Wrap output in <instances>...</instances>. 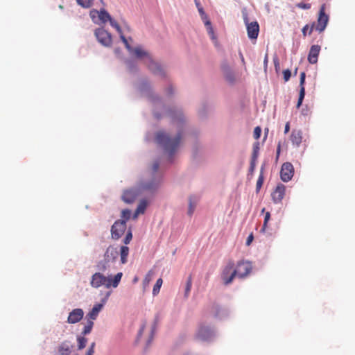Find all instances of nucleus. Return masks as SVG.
<instances>
[{
	"label": "nucleus",
	"instance_id": "nucleus-13",
	"mask_svg": "<svg viewBox=\"0 0 355 355\" xmlns=\"http://www.w3.org/2000/svg\"><path fill=\"white\" fill-rule=\"evenodd\" d=\"M286 193V187L283 184H279L271 193L272 201L275 203H279L284 198Z\"/></svg>",
	"mask_w": 355,
	"mask_h": 355
},
{
	"label": "nucleus",
	"instance_id": "nucleus-3",
	"mask_svg": "<svg viewBox=\"0 0 355 355\" xmlns=\"http://www.w3.org/2000/svg\"><path fill=\"white\" fill-rule=\"evenodd\" d=\"M155 188V186L151 183L146 184H141L139 189H131L126 190L123 192L122 196L123 200L126 203L133 202L139 196V190H152Z\"/></svg>",
	"mask_w": 355,
	"mask_h": 355
},
{
	"label": "nucleus",
	"instance_id": "nucleus-8",
	"mask_svg": "<svg viewBox=\"0 0 355 355\" xmlns=\"http://www.w3.org/2000/svg\"><path fill=\"white\" fill-rule=\"evenodd\" d=\"M89 15L92 21L97 24H105L108 19H110V15L105 9H101L99 11L91 10Z\"/></svg>",
	"mask_w": 355,
	"mask_h": 355
},
{
	"label": "nucleus",
	"instance_id": "nucleus-30",
	"mask_svg": "<svg viewBox=\"0 0 355 355\" xmlns=\"http://www.w3.org/2000/svg\"><path fill=\"white\" fill-rule=\"evenodd\" d=\"M93 325H94L93 321H92L90 320H87V324L85 326L83 331L82 332L83 334H84V335L89 334L92 329Z\"/></svg>",
	"mask_w": 355,
	"mask_h": 355
},
{
	"label": "nucleus",
	"instance_id": "nucleus-22",
	"mask_svg": "<svg viewBox=\"0 0 355 355\" xmlns=\"http://www.w3.org/2000/svg\"><path fill=\"white\" fill-rule=\"evenodd\" d=\"M200 15L201 19L203 21L206 28H207L208 34L210 35V37H211V38L212 40H215L216 37H215V35H214V29H213V28L211 26V21H209V19L208 18V16L205 12V11H202V14H200Z\"/></svg>",
	"mask_w": 355,
	"mask_h": 355
},
{
	"label": "nucleus",
	"instance_id": "nucleus-28",
	"mask_svg": "<svg viewBox=\"0 0 355 355\" xmlns=\"http://www.w3.org/2000/svg\"><path fill=\"white\" fill-rule=\"evenodd\" d=\"M315 22H313L311 25L306 24L305 25L302 30V35L304 37H306V35H311L314 30Z\"/></svg>",
	"mask_w": 355,
	"mask_h": 355
},
{
	"label": "nucleus",
	"instance_id": "nucleus-33",
	"mask_svg": "<svg viewBox=\"0 0 355 355\" xmlns=\"http://www.w3.org/2000/svg\"><path fill=\"white\" fill-rule=\"evenodd\" d=\"M77 3L83 8H88L92 5L93 0H76Z\"/></svg>",
	"mask_w": 355,
	"mask_h": 355
},
{
	"label": "nucleus",
	"instance_id": "nucleus-43",
	"mask_svg": "<svg viewBox=\"0 0 355 355\" xmlns=\"http://www.w3.org/2000/svg\"><path fill=\"white\" fill-rule=\"evenodd\" d=\"M296 6L301 9L308 10L311 8V4L310 3H306L303 2L298 3Z\"/></svg>",
	"mask_w": 355,
	"mask_h": 355
},
{
	"label": "nucleus",
	"instance_id": "nucleus-17",
	"mask_svg": "<svg viewBox=\"0 0 355 355\" xmlns=\"http://www.w3.org/2000/svg\"><path fill=\"white\" fill-rule=\"evenodd\" d=\"M74 348V345L70 340H64L58 346L59 355H70Z\"/></svg>",
	"mask_w": 355,
	"mask_h": 355
},
{
	"label": "nucleus",
	"instance_id": "nucleus-58",
	"mask_svg": "<svg viewBox=\"0 0 355 355\" xmlns=\"http://www.w3.org/2000/svg\"><path fill=\"white\" fill-rule=\"evenodd\" d=\"M274 62H275V67H277V65H279V61H278V59H277V58H275V59L274 60Z\"/></svg>",
	"mask_w": 355,
	"mask_h": 355
},
{
	"label": "nucleus",
	"instance_id": "nucleus-19",
	"mask_svg": "<svg viewBox=\"0 0 355 355\" xmlns=\"http://www.w3.org/2000/svg\"><path fill=\"white\" fill-rule=\"evenodd\" d=\"M305 78H306V73L304 71H303L300 73V89L298 101L297 103V108H299L302 105V101H303L304 96H305V87H304Z\"/></svg>",
	"mask_w": 355,
	"mask_h": 355
},
{
	"label": "nucleus",
	"instance_id": "nucleus-18",
	"mask_svg": "<svg viewBox=\"0 0 355 355\" xmlns=\"http://www.w3.org/2000/svg\"><path fill=\"white\" fill-rule=\"evenodd\" d=\"M84 316V311L82 309H75L71 311L67 318V322L75 324L80 321Z\"/></svg>",
	"mask_w": 355,
	"mask_h": 355
},
{
	"label": "nucleus",
	"instance_id": "nucleus-45",
	"mask_svg": "<svg viewBox=\"0 0 355 355\" xmlns=\"http://www.w3.org/2000/svg\"><path fill=\"white\" fill-rule=\"evenodd\" d=\"M283 75H284V79L285 82H287L289 80V79L291 78V72L289 69H286V70H284Z\"/></svg>",
	"mask_w": 355,
	"mask_h": 355
},
{
	"label": "nucleus",
	"instance_id": "nucleus-11",
	"mask_svg": "<svg viewBox=\"0 0 355 355\" xmlns=\"http://www.w3.org/2000/svg\"><path fill=\"white\" fill-rule=\"evenodd\" d=\"M245 24H246V28H247V33L248 36L251 40H256L258 37L259 33V26L257 21H252L249 23L248 21V18L245 17L244 19Z\"/></svg>",
	"mask_w": 355,
	"mask_h": 355
},
{
	"label": "nucleus",
	"instance_id": "nucleus-56",
	"mask_svg": "<svg viewBox=\"0 0 355 355\" xmlns=\"http://www.w3.org/2000/svg\"><path fill=\"white\" fill-rule=\"evenodd\" d=\"M94 352L92 350H87L86 355H94Z\"/></svg>",
	"mask_w": 355,
	"mask_h": 355
},
{
	"label": "nucleus",
	"instance_id": "nucleus-55",
	"mask_svg": "<svg viewBox=\"0 0 355 355\" xmlns=\"http://www.w3.org/2000/svg\"><path fill=\"white\" fill-rule=\"evenodd\" d=\"M280 148H281L280 144H279L278 146H277V157L279 156V155L280 153Z\"/></svg>",
	"mask_w": 355,
	"mask_h": 355
},
{
	"label": "nucleus",
	"instance_id": "nucleus-57",
	"mask_svg": "<svg viewBox=\"0 0 355 355\" xmlns=\"http://www.w3.org/2000/svg\"><path fill=\"white\" fill-rule=\"evenodd\" d=\"M154 329L155 327L152 329L151 331V335H150V340H148V343H150L151 341V340L153 339V334H154Z\"/></svg>",
	"mask_w": 355,
	"mask_h": 355
},
{
	"label": "nucleus",
	"instance_id": "nucleus-12",
	"mask_svg": "<svg viewBox=\"0 0 355 355\" xmlns=\"http://www.w3.org/2000/svg\"><path fill=\"white\" fill-rule=\"evenodd\" d=\"M105 273L102 272H95L92 276L90 282V284L92 287L98 288L101 286H105Z\"/></svg>",
	"mask_w": 355,
	"mask_h": 355
},
{
	"label": "nucleus",
	"instance_id": "nucleus-62",
	"mask_svg": "<svg viewBox=\"0 0 355 355\" xmlns=\"http://www.w3.org/2000/svg\"><path fill=\"white\" fill-rule=\"evenodd\" d=\"M241 58H242V60L243 61L244 58L243 57L242 54H241Z\"/></svg>",
	"mask_w": 355,
	"mask_h": 355
},
{
	"label": "nucleus",
	"instance_id": "nucleus-26",
	"mask_svg": "<svg viewBox=\"0 0 355 355\" xmlns=\"http://www.w3.org/2000/svg\"><path fill=\"white\" fill-rule=\"evenodd\" d=\"M121 262L122 264H125L127 262V257L129 254V248L127 246H122L121 248Z\"/></svg>",
	"mask_w": 355,
	"mask_h": 355
},
{
	"label": "nucleus",
	"instance_id": "nucleus-48",
	"mask_svg": "<svg viewBox=\"0 0 355 355\" xmlns=\"http://www.w3.org/2000/svg\"><path fill=\"white\" fill-rule=\"evenodd\" d=\"M253 239H254L253 234H250L247 239L246 245H250L251 244L252 241H253Z\"/></svg>",
	"mask_w": 355,
	"mask_h": 355
},
{
	"label": "nucleus",
	"instance_id": "nucleus-32",
	"mask_svg": "<svg viewBox=\"0 0 355 355\" xmlns=\"http://www.w3.org/2000/svg\"><path fill=\"white\" fill-rule=\"evenodd\" d=\"M77 341L78 349H83L86 346L87 339L83 336H78L77 338Z\"/></svg>",
	"mask_w": 355,
	"mask_h": 355
},
{
	"label": "nucleus",
	"instance_id": "nucleus-44",
	"mask_svg": "<svg viewBox=\"0 0 355 355\" xmlns=\"http://www.w3.org/2000/svg\"><path fill=\"white\" fill-rule=\"evenodd\" d=\"M132 232H131V230H129L127 232L126 236L124 239V241H123L124 243L126 245L128 244L130 242V241L132 240Z\"/></svg>",
	"mask_w": 355,
	"mask_h": 355
},
{
	"label": "nucleus",
	"instance_id": "nucleus-60",
	"mask_svg": "<svg viewBox=\"0 0 355 355\" xmlns=\"http://www.w3.org/2000/svg\"><path fill=\"white\" fill-rule=\"evenodd\" d=\"M59 8H60V9H63V6L60 5V6H59Z\"/></svg>",
	"mask_w": 355,
	"mask_h": 355
},
{
	"label": "nucleus",
	"instance_id": "nucleus-20",
	"mask_svg": "<svg viewBox=\"0 0 355 355\" xmlns=\"http://www.w3.org/2000/svg\"><path fill=\"white\" fill-rule=\"evenodd\" d=\"M320 51V46L313 45L311 46L309 55L308 61L311 64H315L318 62V58Z\"/></svg>",
	"mask_w": 355,
	"mask_h": 355
},
{
	"label": "nucleus",
	"instance_id": "nucleus-29",
	"mask_svg": "<svg viewBox=\"0 0 355 355\" xmlns=\"http://www.w3.org/2000/svg\"><path fill=\"white\" fill-rule=\"evenodd\" d=\"M162 283H163V280L162 278H159L155 284L153 286V295H156L159 293V290H160V288L162 285Z\"/></svg>",
	"mask_w": 355,
	"mask_h": 355
},
{
	"label": "nucleus",
	"instance_id": "nucleus-54",
	"mask_svg": "<svg viewBox=\"0 0 355 355\" xmlns=\"http://www.w3.org/2000/svg\"><path fill=\"white\" fill-rule=\"evenodd\" d=\"M268 132H269V130L268 128L264 129V139H266L267 138Z\"/></svg>",
	"mask_w": 355,
	"mask_h": 355
},
{
	"label": "nucleus",
	"instance_id": "nucleus-2",
	"mask_svg": "<svg viewBox=\"0 0 355 355\" xmlns=\"http://www.w3.org/2000/svg\"><path fill=\"white\" fill-rule=\"evenodd\" d=\"M131 53H133L138 58H146V64L148 65V67L153 73L161 76L164 75V72L161 66L158 63L155 62L148 55V53L143 50L141 47H136L135 49H132Z\"/></svg>",
	"mask_w": 355,
	"mask_h": 355
},
{
	"label": "nucleus",
	"instance_id": "nucleus-5",
	"mask_svg": "<svg viewBox=\"0 0 355 355\" xmlns=\"http://www.w3.org/2000/svg\"><path fill=\"white\" fill-rule=\"evenodd\" d=\"M252 270L251 262L248 261L241 260L238 261L234 272L236 277L243 279L248 276Z\"/></svg>",
	"mask_w": 355,
	"mask_h": 355
},
{
	"label": "nucleus",
	"instance_id": "nucleus-41",
	"mask_svg": "<svg viewBox=\"0 0 355 355\" xmlns=\"http://www.w3.org/2000/svg\"><path fill=\"white\" fill-rule=\"evenodd\" d=\"M257 160V159H254L251 158L250 166L249 168V173L251 175H252L254 171Z\"/></svg>",
	"mask_w": 355,
	"mask_h": 355
},
{
	"label": "nucleus",
	"instance_id": "nucleus-34",
	"mask_svg": "<svg viewBox=\"0 0 355 355\" xmlns=\"http://www.w3.org/2000/svg\"><path fill=\"white\" fill-rule=\"evenodd\" d=\"M191 286H192V278H191V276L190 275L188 277L187 283H186L185 293H184V295L186 297H187L189 295V293L191 289Z\"/></svg>",
	"mask_w": 355,
	"mask_h": 355
},
{
	"label": "nucleus",
	"instance_id": "nucleus-23",
	"mask_svg": "<svg viewBox=\"0 0 355 355\" xmlns=\"http://www.w3.org/2000/svg\"><path fill=\"white\" fill-rule=\"evenodd\" d=\"M302 132L300 130H293L291 135V141L296 146H299L302 143Z\"/></svg>",
	"mask_w": 355,
	"mask_h": 355
},
{
	"label": "nucleus",
	"instance_id": "nucleus-46",
	"mask_svg": "<svg viewBox=\"0 0 355 355\" xmlns=\"http://www.w3.org/2000/svg\"><path fill=\"white\" fill-rule=\"evenodd\" d=\"M195 3H196V6L198 8V10L200 15L202 14V11H204V10H203V8L202 7L200 1L198 0H195Z\"/></svg>",
	"mask_w": 355,
	"mask_h": 355
},
{
	"label": "nucleus",
	"instance_id": "nucleus-4",
	"mask_svg": "<svg viewBox=\"0 0 355 355\" xmlns=\"http://www.w3.org/2000/svg\"><path fill=\"white\" fill-rule=\"evenodd\" d=\"M235 264L233 260H230L226 266L224 267L222 273L221 278L223 281V283L225 285H228L231 284L236 277L234 272Z\"/></svg>",
	"mask_w": 355,
	"mask_h": 355
},
{
	"label": "nucleus",
	"instance_id": "nucleus-61",
	"mask_svg": "<svg viewBox=\"0 0 355 355\" xmlns=\"http://www.w3.org/2000/svg\"><path fill=\"white\" fill-rule=\"evenodd\" d=\"M137 281V278H135L134 282H136Z\"/></svg>",
	"mask_w": 355,
	"mask_h": 355
},
{
	"label": "nucleus",
	"instance_id": "nucleus-14",
	"mask_svg": "<svg viewBox=\"0 0 355 355\" xmlns=\"http://www.w3.org/2000/svg\"><path fill=\"white\" fill-rule=\"evenodd\" d=\"M105 276V287L109 288L110 287L116 288L122 278L123 273L121 272H118L114 276H112L110 273L107 274Z\"/></svg>",
	"mask_w": 355,
	"mask_h": 355
},
{
	"label": "nucleus",
	"instance_id": "nucleus-21",
	"mask_svg": "<svg viewBox=\"0 0 355 355\" xmlns=\"http://www.w3.org/2000/svg\"><path fill=\"white\" fill-rule=\"evenodd\" d=\"M213 331L209 327H201L198 332L197 336L202 340H207L213 336Z\"/></svg>",
	"mask_w": 355,
	"mask_h": 355
},
{
	"label": "nucleus",
	"instance_id": "nucleus-36",
	"mask_svg": "<svg viewBox=\"0 0 355 355\" xmlns=\"http://www.w3.org/2000/svg\"><path fill=\"white\" fill-rule=\"evenodd\" d=\"M120 35V38L121 40V41L123 42V44H125L126 49L130 51V52H132V48L131 47V46L130 45V44L128 43V40L125 38V37L123 35V33L121 32V33H119Z\"/></svg>",
	"mask_w": 355,
	"mask_h": 355
},
{
	"label": "nucleus",
	"instance_id": "nucleus-9",
	"mask_svg": "<svg viewBox=\"0 0 355 355\" xmlns=\"http://www.w3.org/2000/svg\"><path fill=\"white\" fill-rule=\"evenodd\" d=\"M126 230V223L125 220H116L111 228V235L113 239H119Z\"/></svg>",
	"mask_w": 355,
	"mask_h": 355
},
{
	"label": "nucleus",
	"instance_id": "nucleus-16",
	"mask_svg": "<svg viewBox=\"0 0 355 355\" xmlns=\"http://www.w3.org/2000/svg\"><path fill=\"white\" fill-rule=\"evenodd\" d=\"M96 267L98 270L105 274L111 273L116 270V263L101 260L98 262Z\"/></svg>",
	"mask_w": 355,
	"mask_h": 355
},
{
	"label": "nucleus",
	"instance_id": "nucleus-50",
	"mask_svg": "<svg viewBox=\"0 0 355 355\" xmlns=\"http://www.w3.org/2000/svg\"><path fill=\"white\" fill-rule=\"evenodd\" d=\"M289 130H290V124H289V122H287L285 125V128H284V133L286 134L289 132Z\"/></svg>",
	"mask_w": 355,
	"mask_h": 355
},
{
	"label": "nucleus",
	"instance_id": "nucleus-53",
	"mask_svg": "<svg viewBox=\"0 0 355 355\" xmlns=\"http://www.w3.org/2000/svg\"><path fill=\"white\" fill-rule=\"evenodd\" d=\"M95 345H96V343H95L94 342H93V343L90 345V346H89V349H89V350H92V351H94V352Z\"/></svg>",
	"mask_w": 355,
	"mask_h": 355
},
{
	"label": "nucleus",
	"instance_id": "nucleus-31",
	"mask_svg": "<svg viewBox=\"0 0 355 355\" xmlns=\"http://www.w3.org/2000/svg\"><path fill=\"white\" fill-rule=\"evenodd\" d=\"M259 143L255 142L253 144V150H252L251 158H252L254 159H257L258 156H259Z\"/></svg>",
	"mask_w": 355,
	"mask_h": 355
},
{
	"label": "nucleus",
	"instance_id": "nucleus-10",
	"mask_svg": "<svg viewBox=\"0 0 355 355\" xmlns=\"http://www.w3.org/2000/svg\"><path fill=\"white\" fill-rule=\"evenodd\" d=\"M294 175V168L291 163L286 162L282 164L280 171V177L282 181L288 182Z\"/></svg>",
	"mask_w": 355,
	"mask_h": 355
},
{
	"label": "nucleus",
	"instance_id": "nucleus-35",
	"mask_svg": "<svg viewBox=\"0 0 355 355\" xmlns=\"http://www.w3.org/2000/svg\"><path fill=\"white\" fill-rule=\"evenodd\" d=\"M108 21H110V25L116 29V31L119 33H121V28L119 26V24L110 17V19H108Z\"/></svg>",
	"mask_w": 355,
	"mask_h": 355
},
{
	"label": "nucleus",
	"instance_id": "nucleus-52",
	"mask_svg": "<svg viewBox=\"0 0 355 355\" xmlns=\"http://www.w3.org/2000/svg\"><path fill=\"white\" fill-rule=\"evenodd\" d=\"M144 328H145V324H143L141 327V329H139V334H138V336L140 337L144 330Z\"/></svg>",
	"mask_w": 355,
	"mask_h": 355
},
{
	"label": "nucleus",
	"instance_id": "nucleus-42",
	"mask_svg": "<svg viewBox=\"0 0 355 355\" xmlns=\"http://www.w3.org/2000/svg\"><path fill=\"white\" fill-rule=\"evenodd\" d=\"M261 133V128L259 126H257L253 132V136L255 139H259Z\"/></svg>",
	"mask_w": 355,
	"mask_h": 355
},
{
	"label": "nucleus",
	"instance_id": "nucleus-59",
	"mask_svg": "<svg viewBox=\"0 0 355 355\" xmlns=\"http://www.w3.org/2000/svg\"><path fill=\"white\" fill-rule=\"evenodd\" d=\"M227 78L230 81H232L233 80V78L232 76H227Z\"/></svg>",
	"mask_w": 355,
	"mask_h": 355
},
{
	"label": "nucleus",
	"instance_id": "nucleus-1",
	"mask_svg": "<svg viewBox=\"0 0 355 355\" xmlns=\"http://www.w3.org/2000/svg\"><path fill=\"white\" fill-rule=\"evenodd\" d=\"M155 139L157 144L163 146L164 150L172 155L180 144L181 135L179 133L175 138H171L164 132H159Z\"/></svg>",
	"mask_w": 355,
	"mask_h": 355
},
{
	"label": "nucleus",
	"instance_id": "nucleus-49",
	"mask_svg": "<svg viewBox=\"0 0 355 355\" xmlns=\"http://www.w3.org/2000/svg\"><path fill=\"white\" fill-rule=\"evenodd\" d=\"M159 168V163L155 162L153 165V170L154 172H157Z\"/></svg>",
	"mask_w": 355,
	"mask_h": 355
},
{
	"label": "nucleus",
	"instance_id": "nucleus-40",
	"mask_svg": "<svg viewBox=\"0 0 355 355\" xmlns=\"http://www.w3.org/2000/svg\"><path fill=\"white\" fill-rule=\"evenodd\" d=\"M270 218V212L267 211L265 214L264 221H263V227L261 229V230L263 232L265 231V230L267 227L268 222L269 221Z\"/></svg>",
	"mask_w": 355,
	"mask_h": 355
},
{
	"label": "nucleus",
	"instance_id": "nucleus-6",
	"mask_svg": "<svg viewBox=\"0 0 355 355\" xmlns=\"http://www.w3.org/2000/svg\"><path fill=\"white\" fill-rule=\"evenodd\" d=\"M326 5L322 4L320 7L317 23H315L314 29L319 33L324 31L329 21V16L325 13Z\"/></svg>",
	"mask_w": 355,
	"mask_h": 355
},
{
	"label": "nucleus",
	"instance_id": "nucleus-37",
	"mask_svg": "<svg viewBox=\"0 0 355 355\" xmlns=\"http://www.w3.org/2000/svg\"><path fill=\"white\" fill-rule=\"evenodd\" d=\"M120 35V38L121 40V41L123 42V44H125L126 49L130 51V52H132V48L131 47V46L130 45V44L128 43V40L125 38V37L123 35V33L121 32V33H119Z\"/></svg>",
	"mask_w": 355,
	"mask_h": 355
},
{
	"label": "nucleus",
	"instance_id": "nucleus-7",
	"mask_svg": "<svg viewBox=\"0 0 355 355\" xmlns=\"http://www.w3.org/2000/svg\"><path fill=\"white\" fill-rule=\"evenodd\" d=\"M94 35L102 45L105 46H110L112 43L111 34L105 30L103 28H98L96 29Z\"/></svg>",
	"mask_w": 355,
	"mask_h": 355
},
{
	"label": "nucleus",
	"instance_id": "nucleus-15",
	"mask_svg": "<svg viewBox=\"0 0 355 355\" xmlns=\"http://www.w3.org/2000/svg\"><path fill=\"white\" fill-rule=\"evenodd\" d=\"M118 256L117 249L112 245H110L105 252L103 260L116 263Z\"/></svg>",
	"mask_w": 355,
	"mask_h": 355
},
{
	"label": "nucleus",
	"instance_id": "nucleus-51",
	"mask_svg": "<svg viewBox=\"0 0 355 355\" xmlns=\"http://www.w3.org/2000/svg\"><path fill=\"white\" fill-rule=\"evenodd\" d=\"M268 62V53H266L265 55L264 62H263L265 67H267Z\"/></svg>",
	"mask_w": 355,
	"mask_h": 355
},
{
	"label": "nucleus",
	"instance_id": "nucleus-39",
	"mask_svg": "<svg viewBox=\"0 0 355 355\" xmlns=\"http://www.w3.org/2000/svg\"><path fill=\"white\" fill-rule=\"evenodd\" d=\"M196 205L193 203L191 198H189V209H188V214L189 216H191L195 210Z\"/></svg>",
	"mask_w": 355,
	"mask_h": 355
},
{
	"label": "nucleus",
	"instance_id": "nucleus-38",
	"mask_svg": "<svg viewBox=\"0 0 355 355\" xmlns=\"http://www.w3.org/2000/svg\"><path fill=\"white\" fill-rule=\"evenodd\" d=\"M131 216V211L129 209H123L121 211V217L123 218L122 220H125V222L130 219Z\"/></svg>",
	"mask_w": 355,
	"mask_h": 355
},
{
	"label": "nucleus",
	"instance_id": "nucleus-47",
	"mask_svg": "<svg viewBox=\"0 0 355 355\" xmlns=\"http://www.w3.org/2000/svg\"><path fill=\"white\" fill-rule=\"evenodd\" d=\"M150 281V272H149L147 275L146 276L145 279H144V286H147Z\"/></svg>",
	"mask_w": 355,
	"mask_h": 355
},
{
	"label": "nucleus",
	"instance_id": "nucleus-64",
	"mask_svg": "<svg viewBox=\"0 0 355 355\" xmlns=\"http://www.w3.org/2000/svg\"><path fill=\"white\" fill-rule=\"evenodd\" d=\"M265 211V208H263L261 211L263 212Z\"/></svg>",
	"mask_w": 355,
	"mask_h": 355
},
{
	"label": "nucleus",
	"instance_id": "nucleus-27",
	"mask_svg": "<svg viewBox=\"0 0 355 355\" xmlns=\"http://www.w3.org/2000/svg\"><path fill=\"white\" fill-rule=\"evenodd\" d=\"M263 167H261V172H260V175L258 178V180L257 181V184H256V191L257 193H259L262 185H263V180H264V177H263Z\"/></svg>",
	"mask_w": 355,
	"mask_h": 355
},
{
	"label": "nucleus",
	"instance_id": "nucleus-24",
	"mask_svg": "<svg viewBox=\"0 0 355 355\" xmlns=\"http://www.w3.org/2000/svg\"><path fill=\"white\" fill-rule=\"evenodd\" d=\"M103 306V304H96L94 306L92 309L88 313L87 315V317L88 318V320H90L92 321L96 319L99 312L102 309Z\"/></svg>",
	"mask_w": 355,
	"mask_h": 355
},
{
	"label": "nucleus",
	"instance_id": "nucleus-25",
	"mask_svg": "<svg viewBox=\"0 0 355 355\" xmlns=\"http://www.w3.org/2000/svg\"><path fill=\"white\" fill-rule=\"evenodd\" d=\"M147 206H148L147 200L145 199L141 200L139 202V203L133 214V219H136L139 214H144Z\"/></svg>",
	"mask_w": 355,
	"mask_h": 355
},
{
	"label": "nucleus",
	"instance_id": "nucleus-63",
	"mask_svg": "<svg viewBox=\"0 0 355 355\" xmlns=\"http://www.w3.org/2000/svg\"><path fill=\"white\" fill-rule=\"evenodd\" d=\"M297 69H296L295 70V74H296V73H297Z\"/></svg>",
	"mask_w": 355,
	"mask_h": 355
}]
</instances>
